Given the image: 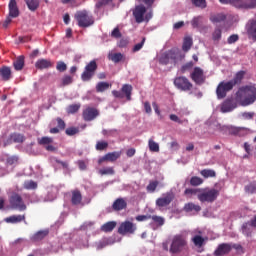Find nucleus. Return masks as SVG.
<instances>
[{"mask_svg":"<svg viewBox=\"0 0 256 256\" xmlns=\"http://www.w3.org/2000/svg\"><path fill=\"white\" fill-rule=\"evenodd\" d=\"M235 101L241 107H249L256 101L255 85H245L238 88L235 94Z\"/></svg>","mask_w":256,"mask_h":256,"instance_id":"obj_1","label":"nucleus"},{"mask_svg":"<svg viewBox=\"0 0 256 256\" xmlns=\"http://www.w3.org/2000/svg\"><path fill=\"white\" fill-rule=\"evenodd\" d=\"M187 249H188L187 236H185L184 234L174 235L169 248V252L172 255H179V253H183V251H187Z\"/></svg>","mask_w":256,"mask_h":256,"instance_id":"obj_2","label":"nucleus"},{"mask_svg":"<svg viewBox=\"0 0 256 256\" xmlns=\"http://www.w3.org/2000/svg\"><path fill=\"white\" fill-rule=\"evenodd\" d=\"M74 19L77 21L78 27H82L83 29H87V27H91L95 23V18L87 10L77 11Z\"/></svg>","mask_w":256,"mask_h":256,"instance_id":"obj_3","label":"nucleus"},{"mask_svg":"<svg viewBox=\"0 0 256 256\" xmlns=\"http://www.w3.org/2000/svg\"><path fill=\"white\" fill-rule=\"evenodd\" d=\"M9 204L11 209H15L16 211H27V205L23 201V197L17 192L10 195Z\"/></svg>","mask_w":256,"mask_h":256,"instance_id":"obj_4","label":"nucleus"},{"mask_svg":"<svg viewBox=\"0 0 256 256\" xmlns=\"http://www.w3.org/2000/svg\"><path fill=\"white\" fill-rule=\"evenodd\" d=\"M198 199L201 203H213L217 201V197H219V190L212 188L209 190H204L197 195Z\"/></svg>","mask_w":256,"mask_h":256,"instance_id":"obj_5","label":"nucleus"},{"mask_svg":"<svg viewBox=\"0 0 256 256\" xmlns=\"http://www.w3.org/2000/svg\"><path fill=\"white\" fill-rule=\"evenodd\" d=\"M233 87L235 86L231 81L220 82L216 88L217 99H225L227 97V93H229V91H233Z\"/></svg>","mask_w":256,"mask_h":256,"instance_id":"obj_6","label":"nucleus"},{"mask_svg":"<svg viewBox=\"0 0 256 256\" xmlns=\"http://www.w3.org/2000/svg\"><path fill=\"white\" fill-rule=\"evenodd\" d=\"M97 71V61H90L84 68L83 73L81 74L82 81H91L95 77Z\"/></svg>","mask_w":256,"mask_h":256,"instance_id":"obj_7","label":"nucleus"},{"mask_svg":"<svg viewBox=\"0 0 256 256\" xmlns=\"http://www.w3.org/2000/svg\"><path fill=\"white\" fill-rule=\"evenodd\" d=\"M190 79L195 83V85H203L207 77L205 76V71L201 67H194L190 73Z\"/></svg>","mask_w":256,"mask_h":256,"instance_id":"obj_8","label":"nucleus"},{"mask_svg":"<svg viewBox=\"0 0 256 256\" xmlns=\"http://www.w3.org/2000/svg\"><path fill=\"white\" fill-rule=\"evenodd\" d=\"M174 85L176 89L180 91H191L193 89V83L185 76H178L174 79Z\"/></svg>","mask_w":256,"mask_h":256,"instance_id":"obj_9","label":"nucleus"},{"mask_svg":"<svg viewBox=\"0 0 256 256\" xmlns=\"http://www.w3.org/2000/svg\"><path fill=\"white\" fill-rule=\"evenodd\" d=\"M135 231H137V224H135L131 221H124L118 227L119 235H123V236L133 235V234H135Z\"/></svg>","mask_w":256,"mask_h":256,"instance_id":"obj_10","label":"nucleus"},{"mask_svg":"<svg viewBox=\"0 0 256 256\" xmlns=\"http://www.w3.org/2000/svg\"><path fill=\"white\" fill-rule=\"evenodd\" d=\"M177 65V53L175 50H169L163 53L159 58L160 65H169V64Z\"/></svg>","mask_w":256,"mask_h":256,"instance_id":"obj_11","label":"nucleus"},{"mask_svg":"<svg viewBox=\"0 0 256 256\" xmlns=\"http://www.w3.org/2000/svg\"><path fill=\"white\" fill-rule=\"evenodd\" d=\"M132 93L133 86H131L130 84H124L121 88V91H112V95L116 97V99H123V97H126L127 101H131Z\"/></svg>","mask_w":256,"mask_h":256,"instance_id":"obj_12","label":"nucleus"},{"mask_svg":"<svg viewBox=\"0 0 256 256\" xmlns=\"http://www.w3.org/2000/svg\"><path fill=\"white\" fill-rule=\"evenodd\" d=\"M236 9H256V0H236L234 1Z\"/></svg>","mask_w":256,"mask_h":256,"instance_id":"obj_13","label":"nucleus"},{"mask_svg":"<svg viewBox=\"0 0 256 256\" xmlns=\"http://www.w3.org/2000/svg\"><path fill=\"white\" fill-rule=\"evenodd\" d=\"M173 199H175V194L173 192H167L156 200V205L157 207H167V205H171Z\"/></svg>","mask_w":256,"mask_h":256,"instance_id":"obj_14","label":"nucleus"},{"mask_svg":"<svg viewBox=\"0 0 256 256\" xmlns=\"http://www.w3.org/2000/svg\"><path fill=\"white\" fill-rule=\"evenodd\" d=\"M145 13H147V8L144 5H137L135 7L133 15L136 23H143L145 21Z\"/></svg>","mask_w":256,"mask_h":256,"instance_id":"obj_15","label":"nucleus"},{"mask_svg":"<svg viewBox=\"0 0 256 256\" xmlns=\"http://www.w3.org/2000/svg\"><path fill=\"white\" fill-rule=\"evenodd\" d=\"M246 33L248 35V39L256 42V18L250 19L246 24Z\"/></svg>","mask_w":256,"mask_h":256,"instance_id":"obj_16","label":"nucleus"},{"mask_svg":"<svg viewBox=\"0 0 256 256\" xmlns=\"http://www.w3.org/2000/svg\"><path fill=\"white\" fill-rule=\"evenodd\" d=\"M233 251V246L230 243H221L218 245L214 251L215 256H225L229 255Z\"/></svg>","mask_w":256,"mask_h":256,"instance_id":"obj_17","label":"nucleus"},{"mask_svg":"<svg viewBox=\"0 0 256 256\" xmlns=\"http://www.w3.org/2000/svg\"><path fill=\"white\" fill-rule=\"evenodd\" d=\"M84 121H93L99 117V110L93 107H88L82 112Z\"/></svg>","mask_w":256,"mask_h":256,"instance_id":"obj_18","label":"nucleus"},{"mask_svg":"<svg viewBox=\"0 0 256 256\" xmlns=\"http://www.w3.org/2000/svg\"><path fill=\"white\" fill-rule=\"evenodd\" d=\"M119 157H121V152H117V151L109 152L98 159V165H102V163H105V161H108L110 163H115V161H117Z\"/></svg>","mask_w":256,"mask_h":256,"instance_id":"obj_19","label":"nucleus"},{"mask_svg":"<svg viewBox=\"0 0 256 256\" xmlns=\"http://www.w3.org/2000/svg\"><path fill=\"white\" fill-rule=\"evenodd\" d=\"M234 109H237V102L228 98L221 104L220 111L221 113H231Z\"/></svg>","mask_w":256,"mask_h":256,"instance_id":"obj_20","label":"nucleus"},{"mask_svg":"<svg viewBox=\"0 0 256 256\" xmlns=\"http://www.w3.org/2000/svg\"><path fill=\"white\" fill-rule=\"evenodd\" d=\"M53 65H54L53 61L45 58L38 59L35 63L36 69H40V70L51 69Z\"/></svg>","mask_w":256,"mask_h":256,"instance_id":"obj_21","label":"nucleus"},{"mask_svg":"<svg viewBox=\"0 0 256 256\" xmlns=\"http://www.w3.org/2000/svg\"><path fill=\"white\" fill-rule=\"evenodd\" d=\"M0 77L2 81H10L13 78V72L11 71V67L2 66L0 68Z\"/></svg>","mask_w":256,"mask_h":256,"instance_id":"obj_22","label":"nucleus"},{"mask_svg":"<svg viewBox=\"0 0 256 256\" xmlns=\"http://www.w3.org/2000/svg\"><path fill=\"white\" fill-rule=\"evenodd\" d=\"M9 9V17H12V19H16V17H19V7H17V1L16 0H10L8 4Z\"/></svg>","mask_w":256,"mask_h":256,"instance_id":"obj_23","label":"nucleus"},{"mask_svg":"<svg viewBox=\"0 0 256 256\" xmlns=\"http://www.w3.org/2000/svg\"><path fill=\"white\" fill-rule=\"evenodd\" d=\"M39 145H43L46 151H55V148L51 143H53V138L44 136L38 140Z\"/></svg>","mask_w":256,"mask_h":256,"instance_id":"obj_24","label":"nucleus"},{"mask_svg":"<svg viewBox=\"0 0 256 256\" xmlns=\"http://www.w3.org/2000/svg\"><path fill=\"white\" fill-rule=\"evenodd\" d=\"M25 219H26L25 214H22V215L21 214H19V215H12L10 217L5 218V222L6 223H12L13 225H15L17 223H22V221L24 223H27L25 221Z\"/></svg>","mask_w":256,"mask_h":256,"instance_id":"obj_25","label":"nucleus"},{"mask_svg":"<svg viewBox=\"0 0 256 256\" xmlns=\"http://www.w3.org/2000/svg\"><path fill=\"white\" fill-rule=\"evenodd\" d=\"M112 209L114 211H123V209H127V201L123 198H117L112 205Z\"/></svg>","mask_w":256,"mask_h":256,"instance_id":"obj_26","label":"nucleus"},{"mask_svg":"<svg viewBox=\"0 0 256 256\" xmlns=\"http://www.w3.org/2000/svg\"><path fill=\"white\" fill-rule=\"evenodd\" d=\"M47 235H49V230H40L36 232L34 235H32L30 239L34 243H37L39 241H43V239H45Z\"/></svg>","mask_w":256,"mask_h":256,"instance_id":"obj_27","label":"nucleus"},{"mask_svg":"<svg viewBox=\"0 0 256 256\" xmlns=\"http://www.w3.org/2000/svg\"><path fill=\"white\" fill-rule=\"evenodd\" d=\"M81 201H83V195L81 191L76 189L72 191L71 203L72 205H81Z\"/></svg>","mask_w":256,"mask_h":256,"instance_id":"obj_28","label":"nucleus"},{"mask_svg":"<svg viewBox=\"0 0 256 256\" xmlns=\"http://www.w3.org/2000/svg\"><path fill=\"white\" fill-rule=\"evenodd\" d=\"M243 79H245V71L240 70V71H238V72L235 74L234 78H233L232 80H230V82H231V83L234 85V87H235V85H241Z\"/></svg>","mask_w":256,"mask_h":256,"instance_id":"obj_29","label":"nucleus"},{"mask_svg":"<svg viewBox=\"0 0 256 256\" xmlns=\"http://www.w3.org/2000/svg\"><path fill=\"white\" fill-rule=\"evenodd\" d=\"M13 67L15 71H22L23 67H25V56H19L14 62Z\"/></svg>","mask_w":256,"mask_h":256,"instance_id":"obj_30","label":"nucleus"},{"mask_svg":"<svg viewBox=\"0 0 256 256\" xmlns=\"http://www.w3.org/2000/svg\"><path fill=\"white\" fill-rule=\"evenodd\" d=\"M193 47V38L191 36H185L182 44V50L187 53Z\"/></svg>","mask_w":256,"mask_h":256,"instance_id":"obj_31","label":"nucleus"},{"mask_svg":"<svg viewBox=\"0 0 256 256\" xmlns=\"http://www.w3.org/2000/svg\"><path fill=\"white\" fill-rule=\"evenodd\" d=\"M184 211L186 213H191V211H196V213H199V211H201V206L190 202L184 205Z\"/></svg>","mask_w":256,"mask_h":256,"instance_id":"obj_32","label":"nucleus"},{"mask_svg":"<svg viewBox=\"0 0 256 256\" xmlns=\"http://www.w3.org/2000/svg\"><path fill=\"white\" fill-rule=\"evenodd\" d=\"M24 1L30 11H37L41 3L39 0H24Z\"/></svg>","mask_w":256,"mask_h":256,"instance_id":"obj_33","label":"nucleus"},{"mask_svg":"<svg viewBox=\"0 0 256 256\" xmlns=\"http://www.w3.org/2000/svg\"><path fill=\"white\" fill-rule=\"evenodd\" d=\"M115 227H117V222L110 221L102 225L101 230L104 231V233H111Z\"/></svg>","mask_w":256,"mask_h":256,"instance_id":"obj_34","label":"nucleus"},{"mask_svg":"<svg viewBox=\"0 0 256 256\" xmlns=\"http://www.w3.org/2000/svg\"><path fill=\"white\" fill-rule=\"evenodd\" d=\"M23 187L27 190V191H35V189H37L38 184L37 182L33 181V180H26L23 184Z\"/></svg>","mask_w":256,"mask_h":256,"instance_id":"obj_35","label":"nucleus"},{"mask_svg":"<svg viewBox=\"0 0 256 256\" xmlns=\"http://www.w3.org/2000/svg\"><path fill=\"white\" fill-rule=\"evenodd\" d=\"M80 109H81L80 103L72 104L66 108V113H68V115H75V113H77Z\"/></svg>","mask_w":256,"mask_h":256,"instance_id":"obj_36","label":"nucleus"},{"mask_svg":"<svg viewBox=\"0 0 256 256\" xmlns=\"http://www.w3.org/2000/svg\"><path fill=\"white\" fill-rule=\"evenodd\" d=\"M200 174L202 175V177H204V179H209V177L217 176V173H215V170H211V169H203L201 170Z\"/></svg>","mask_w":256,"mask_h":256,"instance_id":"obj_37","label":"nucleus"},{"mask_svg":"<svg viewBox=\"0 0 256 256\" xmlns=\"http://www.w3.org/2000/svg\"><path fill=\"white\" fill-rule=\"evenodd\" d=\"M10 140H12L13 143H23V141H25V136L23 134L14 133L11 134Z\"/></svg>","mask_w":256,"mask_h":256,"instance_id":"obj_38","label":"nucleus"},{"mask_svg":"<svg viewBox=\"0 0 256 256\" xmlns=\"http://www.w3.org/2000/svg\"><path fill=\"white\" fill-rule=\"evenodd\" d=\"M192 242L194 243L195 247H203L205 239L200 235H195L192 238Z\"/></svg>","mask_w":256,"mask_h":256,"instance_id":"obj_39","label":"nucleus"},{"mask_svg":"<svg viewBox=\"0 0 256 256\" xmlns=\"http://www.w3.org/2000/svg\"><path fill=\"white\" fill-rule=\"evenodd\" d=\"M195 67V63L193 61L187 62L180 68V73L185 74L187 71H191Z\"/></svg>","mask_w":256,"mask_h":256,"instance_id":"obj_40","label":"nucleus"},{"mask_svg":"<svg viewBox=\"0 0 256 256\" xmlns=\"http://www.w3.org/2000/svg\"><path fill=\"white\" fill-rule=\"evenodd\" d=\"M107 89H109V82H99L96 85L97 93H103L104 91H107Z\"/></svg>","mask_w":256,"mask_h":256,"instance_id":"obj_41","label":"nucleus"},{"mask_svg":"<svg viewBox=\"0 0 256 256\" xmlns=\"http://www.w3.org/2000/svg\"><path fill=\"white\" fill-rule=\"evenodd\" d=\"M190 185L192 187H199V185H203V179L199 176H193L190 179Z\"/></svg>","mask_w":256,"mask_h":256,"instance_id":"obj_42","label":"nucleus"},{"mask_svg":"<svg viewBox=\"0 0 256 256\" xmlns=\"http://www.w3.org/2000/svg\"><path fill=\"white\" fill-rule=\"evenodd\" d=\"M108 59H110V61H113V63H120V61H123V54L121 53L110 54L108 56Z\"/></svg>","mask_w":256,"mask_h":256,"instance_id":"obj_43","label":"nucleus"},{"mask_svg":"<svg viewBox=\"0 0 256 256\" xmlns=\"http://www.w3.org/2000/svg\"><path fill=\"white\" fill-rule=\"evenodd\" d=\"M157 187H159V181H150L148 186L146 187L148 193H155Z\"/></svg>","mask_w":256,"mask_h":256,"instance_id":"obj_44","label":"nucleus"},{"mask_svg":"<svg viewBox=\"0 0 256 256\" xmlns=\"http://www.w3.org/2000/svg\"><path fill=\"white\" fill-rule=\"evenodd\" d=\"M99 175H115V169L113 167L102 168L98 171Z\"/></svg>","mask_w":256,"mask_h":256,"instance_id":"obj_45","label":"nucleus"},{"mask_svg":"<svg viewBox=\"0 0 256 256\" xmlns=\"http://www.w3.org/2000/svg\"><path fill=\"white\" fill-rule=\"evenodd\" d=\"M148 147L152 153H159V144L157 142H154L153 139H150L148 141Z\"/></svg>","mask_w":256,"mask_h":256,"instance_id":"obj_46","label":"nucleus"},{"mask_svg":"<svg viewBox=\"0 0 256 256\" xmlns=\"http://www.w3.org/2000/svg\"><path fill=\"white\" fill-rule=\"evenodd\" d=\"M227 19V16L224 14H217L211 17L212 23H223Z\"/></svg>","mask_w":256,"mask_h":256,"instance_id":"obj_47","label":"nucleus"},{"mask_svg":"<svg viewBox=\"0 0 256 256\" xmlns=\"http://www.w3.org/2000/svg\"><path fill=\"white\" fill-rule=\"evenodd\" d=\"M194 7H199L200 9H205L207 7V0H191Z\"/></svg>","mask_w":256,"mask_h":256,"instance_id":"obj_48","label":"nucleus"},{"mask_svg":"<svg viewBox=\"0 0 256 256\" xmlns=\"http://www.w3.org/2000/svg\"><path fill=\"white\" fill-rule=\"evenodd\" d=\"M107 147H109V143L107 141H98L95 146L96 151H105Z\"/></svg>","mask_w":256,"mask_h":256,"instance_id":"obj_49","label":"nucleus"},{"mask_svg":"<svg viewBox=\"0 0 256 256\" xmlns=\"http://www.w3.org/2000/svg\"><path fill=\"white\" fill-rule=\"evenodd\" d=\"M61 83L63 87H67V85H71L73 83V76L71 75H64L61 79Z\"/></svg>","mask_w":256,"mask_h":256,"instance_id":"obj_50","label":"nucleus"},{"mask_svg":"<svg viewBox=\"0 0 256 256\" xmlns=\"http://www.w3.org/2000/svg\"><path fill=\"white\" fill-rule=\"evenodd\" d=\"M255 117V112H242L240 114V118L243 119L244 121H251Z\"/></svg>","mask_w":256,"mask_h":256,"instance_id":"obj_51","label":"nucleus"},{"mask_svg":"<svg viewBox=\"0 0 256 256\" xmlns=\"http://www.w3.org/2000/svg\"><path fill=\"white\" fill-rule=\"evenodd\" d=\"M113 3V0H98L95 4L96 9H101L105 7V5H111Z\"/></svg>","mask_w":256,"mask_h":256,"instance_id":"obj_52","label":"nucleus"},{"mask_svg":"<svg viewBox=\"0 0 256 256\" xmlns=\"http://www.w3.org/2000/svg\"><path fill=\"white\" fill-rule=\"evenodd\" d=\"M198 193H201V189L187 188L184 191V195H186V197H192V195H197Z\"/></svg>","mask_w":256,"mask_h":256,"instance_id":"obj_53","label":"nucleus"},{"mask_svg":"<svg viewBox=\"0 0 256 256\" xmlns=\"http://www.w3.org/2000/svg\"><path fill=\"white\" fill-rule=\"evenodd\" d=\"M56 69L60 73H65V71H67V64H65L63 61H58L56 64Z\"/></svg>","mask_w":256,"mask_h":256,"instance_id":"obj_54","label":"nucleus"},{"mask_svg":"<svg viewBox=\"0 0 256 256\" xmlns=\"http://www.w3.org/2000/svg\"><path fill=\"white\" fill-rule=\"evenodd\" d=\"M111 37L113 39H121V37H123V34L121 33V30L119 29V27H116L112 30Z\"/></svg>","mask_w":256,"mask_h":256,"instance_id":"obj_55","label":"nucleus"},{"mask_svg":"<svg viewBox=\"0 0 256 256\" xmlns=\"http://www.w3.org/2000/svg\"><path fill=\"white\" fill-rule=\"evenodd\" d=\"M65 133L69 137H73V135H77V133H79V128L78 127H69L66 129Z\"/></svg>","mask_w":256,"mask_h":256,"instance_id":"obj_56","label":"nucleus"},{"mask_svg":"<svg viewBox=\"0 0 256 256\" xmlns=\"http://www.w3.org/2000/svg\"><path fill=\"white\" fill-rule=\"evenodd\" d=\"M152 221H154V223H157L159 225V227H163V225H165V219H163V217L161 216H151Z\"/></svg>","mask_w":256,"mask_h":256,"instance_id":"obj_57","label":"nucleus"},{"mask_svg":"<svg viewBox=\"0 0 256 256\" xmlns=\"http://www.w3.org/2000/svg\"><path fill=\"white\" fill-rule=\"evenodd\" d=\"M201 19H203V17H201V16H197L192 19L191 25L194 29H197V27H199V25H201Z\"/></svg>","mask_w":256,"mask_h":256,"instance_id":"obj_58","label":"nucleus"},{"mask_svg":"<svg viewBox=\"0 0 256 256\" xmlns=\"http://www.w3.org/2000/svg\"><path fill=\"white\" fill-rule=\"evenodd\" d=\"M143 45H145V38H142L141 42L134 45L132 49L133 53H137V51H141V49H143Z\"/></svg>","mask_w":256,"mask_h":256,"instance_id":"obj_59","label":"nucleus"},{"mask_svg":"<svg viewBox=\"0 0 256 256\" xmlns=\"http://www.w3.org/2000/svg\"><path fill=\"white\" fill-rule=\"evenodd\" d=\"M213 41H220L221 40V29L217 28L214 30L212 34Z\"/></svg>","mask_w":256,"mask_h":256,"instance_id":"obj_60","label":"nucleus"},{"mask_svg":"<svg viewBox=\"0 0 256 256\" xmlns=\"http://www.w3.org/2000/svg\"><path fill=\"white\" fill-rule=\"evenodd\" d=\"M19 158L17 156H10L7 158L6 163L7 165H17Z\"/></svg>","mask_w":256,"mask_h":256,"instance_id":"obj_61","label":"nucleus"},{"mask_svg":"<svg viewBox=\"0 0 256 256\" xmlns=\"http://www.w3.org/2000/svg\"><path fill=\"white\" fill-rule=\"evenodd\" d=\"M237 41H239V35H237V34H232V35L227 39L228 45H233V43H237Z\"/></svg>","mask_w":256,"mask_h":256,"instance_id":"obj_62","label":"nucleus"},{"mask_svg":"<svg viewBox=\"0 0 256 256\" xmlns=\"http://www.w3.org/2000/svg\"><path fill=\"white\" fill-rule=\"evenodd\" d=\"M245 191L246 193H256V183H253V184H249L245 187Z\"/></svg>","mask_w":256,"mask_h":256,"instance_id":"obj_63","label":"nucleus"},{"mask_svg":"<svg viewBox=\"0 0 256 256\" xmlns=\"http://www.w3.org/2000/svg\"><path fill=\"white\" fill-rule=\"evenodd\" d=\"M56 121H57V124H58L57 125L58 129L60 131H63L66 127L65 121H63V119H61V118H57Z\"/></svg>","mask_w":256,"mask_h":256,"instance_id":"obj_64","label":"nucleus"}]
</instances>
